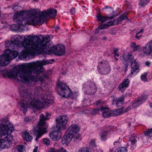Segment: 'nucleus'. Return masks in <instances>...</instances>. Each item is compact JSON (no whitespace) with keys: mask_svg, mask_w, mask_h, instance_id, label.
Instances as JSON below:
<instances>
[{"mask_svg":"<svg viewBox=\"0 0 152 152\" xmlns=\"http://www.w3.org/2000/svg\"><path fill=\"white\" fill-rule=\"evenodd\" d=\"M28 43L24 46L25 50L20 53L21 57L26 58L27 57L34 56L39 54H50L52 53L59 56L65 53V47L63 45L59 44L57 46H53L50 48L47 44L50 41V37L47 36L42 38L36 36L29 35L27 37Z\"/></svg>","mask_w":152,"mask_h":152,"instance_id":"f257e3e1","label":"nucleus"},{"mask_svg":"<svg viewBox=\"0 0 152 152\" xmlns=\"http://www.w3.org/2000/svg\"><path fill=\"white\" fill-rule=\"evenodd\" d=\"M57 11L53 8L48 9L39 12L35 10L27 11H20L15 13L13 16L14 22L17 23L20 26H24L27 24L36 25H41L45 21L48 17L55 18Z\"/></svg>","mask_w":152,"mask_h":152,"instance_id":"f03ea898","label":"nucleus"},{"mask_svg":"<svg viewBox=\"0 0 152 152\" xmlns=\"http://www.w3.org/2000/svg\"><path fill=\"white\" fill-rule=\"evenodd\" d=\"M20 93L21 96L26 98L25 99L21 100L20 103V107L23 109V111L25 113L28 106L31 105L32 108L40 109L42 107H47L51 103V100L48 99H45L43 102L36 100H33L30 102L32 99L31 94L28 92L27 89L24 86L19 88Z\"/></svg>","mask_w":152,"mask_h":152,"instance_id":"7ed1b4c3","label":"nucleus"},{"mask_svg":"<svg viewBox=\"0 0 152 152\" xmlns=\"http://www.w3.org/2000/svg\"><path fill=\"white\" fill-rule=\"evenodd\" d=\"M33 68L31 63L23 65L21 70L17 72L13 69H9L5 74L9 78H16L23 83H30L32 81H36V79L32 76Z\"/></svg>","mask_w":152,"mask_h":152,"instance_id":"20e7f679","label":"nucleus"},{"mask_svg":"<svg viewBox=\"0 0 152 152\" xmlns=\"http://www.w3.org/2000/svg\"><path fill=\"white\" fill-rule=\"evenodd\" d=\"M12 126L7 119H4L0 121V150L2 145V141H4L3 138L9 141L12 140L13 137L11 133L14 130Z\"/></svg>","mask_w":152,"mask_h":152,"instance_id":"39448f33","label":"nucleus"},{"mask_svg":"<svg viewBox=\"0 0 152 152\" xmlns=\"http://www.w3.org/2000/svg\"><path fill=\"white\" fill-rule=\"evenodd\" d=\"M49 114H47L46 117L43 114L39 116V121L37 124V126L33 129V133L34 135H37L35 140L37 141L43 134L46 132V128L45 121L48 119Z\"/></svg>","mask_w":152,"mask_h":152,"instance_id":"423d86ee","label":"nucleus"},{"mask_svg":"<svg viewBox=\"0 0 152 152\" xmlns=\"http://www.w3.org/2000/svg\"><path fill=\"white\" fill-rule=\"evenodd\" d=\"M18 54L17 51L10 49L6 50L4 54L0 55V66H4L8 65L12 60L17 57Z\"/></svg>","mask_w":152,"mask_h":152,"instance_id":"0eeeda50","label":"nucleus"},{"mask_svg":"<svg viewBox=\"0 0 152 152\" xmlns=\"http://www.w3.org/2000/svg\"><path fill=\"white\" fill-rule=\"evenodd\" d=\"M54 61V60L52 59L49 60H43L41 61H37L36 62L31 63L33 70V73L38 75L44 70L43 65L48 64H52Z\"/></svg>","mask_w":152,"mask_h":152,"instance_id":"6e6552de","label":"nucleus"},{"mask_svg":"<svg viewBox=\"0 0 152 152\" xmlns=\"http://www.w3.org/2000/svg\"><path fill=\"white\" fill-rule=\"evenodd\" d=\"M58 85V92L60 95L65 98L70 97L71 99L73 98L72 92L66 84L63 82H59Z\"/></svg>","mask_w":152,"mask_h":152,"instance_id":"1a4fd4ad","label":"nucleus"},{"mask_svg":"<svg viewBox=\"0 0 152 152\" xmlns=\"http://www.w3.org/2000/svg\"><path fill=\"white\" fill-rule=\"evenodd\" d=\"M68 118L66 116L63 115L59 116L56 119V127L57 130L62 131L66 128Z\"/></svg>","mask_w":152,"mask_h":152,"instance_id":"9d476101","label":"nucleus"},{"mask_svg":"<svg viewBox=\"0 0 152 152\" xmlns=\"http://www.w3.org/2000/svg\"><path fill=\"white\" fill-rule=\"evenodd\" d=\"M83 90L85 93L88 95H93L96 91V87L92 81H88L84 85Z\"/></svg>","mask_w":152,"mask_h":152,"instance_id":"9b49d317","label":"nucleus"},{"mask_svg":"<svg viewBox=\"0 0 152 152\" xmlns=\"http://www.w3.org/2000/svg\"><path fill=\"white\" fill-rule=\"evenodd\" d=\"M97 68L99 72L102 75L107 74L110 71V65L106 61L101 62Z\"/></svg>","mask_w":152,"mask_h":152,"instance_id":"f8f14e48","label":"nucleus"},{"mask_svg":"<svg viewBox=\"0 0 152 152\" xmlns=\"http://www.w3.org/2000/svg\"><path fill=\"white\" fill-rule=\"evenodd\" d=\"M80 130V127L77 124H72L71 125L67 130L66 132L69 133V135H72L73 137L76 135L77 132Z\"/></svg>","mask_w":152,"mask_h":152,"instance_id":"ddd939ff","label":"nucleus"},{"mask_svg":"<svg viewBox=\"0 0 152 152\" xmlns=\"http://www.w3.org/2000/svg\"><path fill=\"white\" fill-rule=\"evenodd\" d=\"M114 14V12H113L112 14L113 15L112 16L107 17L105 16H102L101 15L98 13L96 15V17L97 18V20L99 21H100L101 23H102L108 19H112L118 16V15H115Z\"/></svg>","mask_w":152,"mask_h":152,"instance_id":"4468645a","label":"nucleus"},{"mask_svg":"<svg viewBox=\"0 0 152 152\" xmlns=\"http://www.w3.org/2000/svg\"><path fill=\"white\" fill-rule=\"evenodd\" d=\"M61 131L57 129V131H54L51 132L50 136L51 139L54 141H57L61 137L62 135Z\"/></svg>","mask_w":152,"mask_h":152,"instance_id":"2eb2a0df","label":"nucleus"},{"mask_svg":"<svg viewBox=\"0 0 152 152\" xmlns=\"http://www.w3.org/2000/svg\"><path fill=\"white\" fill-rule=\"evenodd\" d=\"M14 42L17 44V47H19L20 44L24 46V43L25 42V37H20L19 35H15L13 37Z\"/></svg>","mask_w":152,"mask_h":152,"instance_id":"dca6fc26","label":"nucleus"},{"mask_svg":"<svg viewBox=\"0 0 152 152\" xmlns=\"http://www.w3.org/2000/svg\"><path fill=\"white\" fill-rule=\"evenodd\" d=\"M142 50L146 55H149L152 52V40L150 41L143 48Z\"/></svg>","mask_w":152,"mask_h":152,"instance_id":"f3484780","label":"nucleus"},{"mask_svg":"<svg viewBox=\"0 0 152 152\" xmlns=\"http://www.w3.org/2000/svg\"><path fill=\"white\" fill-rule=\"evenodd\" d=\"M73 137L72 135H69V133L66 132L65 135L62 139L61 143L63 145H67L71 141Z\"/></svg>","mask_w":152,"mask_h":152,"instance_id":"a211bd4d","label":"nucleus"},{"mask_svg":"<svg viewBox=\"0 0 152 152\" xmlns=\"http://www.w3.org/2000/svg\"><path fill=\"white\" fill-rule=\"evenodd\" d=\"M129 80L128 79H125L123 82L120 84L118 87V89L121 92H124L129 86Z\"/></svg>","mask_w":152,"mask_h":152,"instance_id":"6ab92c4d","label":"nucleus"},{"mask_svg":"<svg viewBox=\"0 0 152 152\" xmlns=\"http://www.w3.org/2000/svg\"><path fill=\"white\" fill-rule=\"evenodd\" d=\"M100 110L101 111L102 116L104 118H110L111 111H110V109L108 107L102 106L100 107Z\"/></svg>","mask_w":152,"mask_h":152,"instance_id":"aec40b11","label":"nucleus"},{"mask_svg":"<svg viewBox=\"0 0 152 152\" xmlns=\"http://www.w3.org/2000/svg\"><path fill=\"white\" fill-rule=\"evenodd\" d=\"M17 45L13 41H7L5 44L6 47L12 49H14L15 46L17 47Z\"/></svg>","mask_w":152,"mask_h":152,"instance_id":"412c9836","label":"nucleus"},{"mask_svg":"<svg viewBox=\"0 0 152 152\" xmlns=\"http://www.w3.org/2000/svg\"><path fill=\"white\" fill-rule=\"evenodd\" d=\"M137 136L135 135H132L131 137L129 138L127 145L128 146L129 145H135V144H136L137 142Z\"/></svg>","mask_w":152,"mask_h":152,"instance_id":"4be33fe9","label":"nucleus"},{"mask_svg":"<svg viewBox=\"0 0 152 152\" xmlns=\"http://www.w3.org/2000/svg\"><path fill=\"white\" fill-rule=\"evenodd\" d=\"M122 108H119L116 110H114V111L111 112V113L110 114V117L111 116H115L121 114H122L124 112L123 111Z\"/></svg>","mask_w":152,"mask_h":152,"instance_id":"5701e85b","label":"nucleus"},{"mask_svg":"<svg viewBox=\"0 0 152 152\" xmlns=\"http://www.w3.org/2000/svg\"><path fill=\"white\" fill-rule=\"evenodd\" d=\"M132 54H128V55H126L123 56V59L126 62L125 64V68L126 69H127L129 63L127 62L128 60H129L131 62L133 60L132 58Z\"/></svg>","mask_w":152,"mask_h":152,"instance_id":"b1692460","label":"nucleus"},{"mask_svg":"<svg viewBox=\"0 0 152 152\" xmlns=\"http://www.w3.org/2000/svg\"><path fill=\"white\" fill-rule=\"evenodd\" d=\"M22 136L24 140L28 142H31L33 139L32 137L27 132H24Z\"/></svg>","mask_w":152,"mask_h":152,"instance_id":"393cba45","label":"nucleus"},{"mask_svg":"<svg viewBox=\"0 0 152 152\" xmlns=\"http://www.w3.org/2000/svg\"><path fill=\"white\" fill-rule=\"evenodd\" d=\"M109 126L107 129L106 130L103 131L101 132L100 134L101 139L102 140H105L106 139L107 135L108 132L110 131L111 130H109L108 128H110Z\"/></svg>","mask_w":152,"mask_h":152,"instance_id":"a878e982","label":"nucleus"},{"mask_svg":"<svg viewBox=\"0 0 152 152\" xmlns=\"http://www.w3.org/2000/svg\"><path fill=\"white\" fill-rule=\"evenodd\" d=\"M4 141L3 142V141H2V145H3L4 146H1V149L2 148L3 149L4 148H9V147L10 146V145L9 144H8V143L9 142H11V140H7L6 138L5 139L4 138H3Z\"/></svg>","mask_w":152,"mask_h":152,"instance_id":"bb28decb","label":"nucleus"},{"mask_svg":"<svg viewBox=\"0 0 152 152\" xmlns=\"http://www.w3.org/2000/svg\"><path fill=\"white\" fill-rule=\"evenodd\" d=\"M124 98L121 97L118 99L116 103L117 107H121L124 104Z\"/></svg>","mask_w":152,"mask_h":152,"instance_id":"cd10ccee","label":"nucleus"},{"mask_svg":"<svg viewBox=\"0 0 152 152\" xmlns=\"http://www.w3.org/2000/svg\"><path fill=\"white\" fill-rule=\"evenodd\" d=\"M149 0H140L139 5L143 7L146 4L149 2Z\"/></svg>","mask_w":152,"mask_h":152,"instance_id":"c85d7f7f","label":"nucleus"},{"mask_svg":"<svg viewBox=\"0 0 152 152\" xmlns=\"http://www.w3.org/2000/svg\"><path fill=\"white\" fill-rule=\"evenodd\" d=\"M147 96H143L141 98L138 99L137 100L139 102V103L138 104V105H140L142 102H144L147 99Z\"/></svg>","mask_w":152,"mask_h":152,"instance_id":"c756f323","label":"nucleus"},{"mask_svg":"<svg viewBox=\"0 0 152 152\" xmlns=\"http://www.w3.org/2000/svg\"><path fill=\"white\" fill-rule=\"evenodd\" d=\"M145 134L149 137H152V129H148L144 133Z\"/></svg>","mask_w":152,"mask_h":152,"instance_id":"7c9ffc66","label":"nucleus"},{"mask_svg":"<svg viewBox=\"0 0 152 152\" xmlns=\"http://www.w3.org/2000/svg\"><path fill=\"white\" fill-rule=\"evenodd\" d=\"M100 109L98 108H96L93 109L91 112V114L92 115H94L98 113L100 111Z\"/></svg>","mask_w":152,"mask_h":152,"instance_id":"2f4dec72","label":"nucleus"},{"mask_svg":"<svg viewBox=\"0 0 152 152\" xmlns=\"http://www.w3.org/2000/svg\"><path fill=\"white\" fill-rule=\"evenodd\" d=\"M147 75V73L146 72L144 73L143 74L141 75V78L142 80L146 82L147 81L148 79L146 76Z\"/></svg>","mask_w":152,"mask_h":152,"instance_id":"473e14b6","label":"nucleus"},{"mask_svg":"<svg viewBox=\"0 0 152 152\" xmlns=\"http://www.w3.org/2000/svg\"><path fill=\"white\" fill-rule=\"evenodd\" d=\"M132 67V71L131 72V74H133L134 73V72H137L138 71V66H134V67Z\"/></svg>","mask_w":152,"mask_h":152,"instance_id":"72a5a7b5","label":"nucleus"},{"mask_svg":"<svg viewBox=\"0 0 152 152\" xmlns=\"http://www.w3.org/2000/svg\"><path fill=\"white\" fill-rule=\"evenodd\" d=\"M89 149L87 147H83L79 150L78 152H89Z\"/></svg>","mask_w":152,"mask_h":152,"instance_id":"f704fd0d","label":"nucleus"},{"mask_svg":"<svg viewBox=\"0 0 152 152\" xmlns=\"http://www.w3.org/2000/svg\"><path fill=\"white\" fill-rule=\"evenodd\" d=\"M118 152H127V148L125 147L119 148L118 149Z\"/></svg>","mask_w":152,"mask_h":152,"instance_id":"c9c22d12","label":"nucleus"},{"mask_svg":"<svg viewBox=\"0 0 152 152\" xmlns=\"http://www.w3.org/2000/svg\"><path fill=\"white\" fill-rule=\"evenodd\" d=\"M115 142H114L113 144L114 145H115V143H120L121 142V140H120V138L119 136L115 137L114 138Z\"/></svg>","mask_w":152,"mask_h":152,"instance_id":"e433bc0d","label":"nucleus"},{"mask_svg":"<svg viewBox=\"0 0 152 152\" xmlns=\"http://www.w3.org/2000/svg\"><path fill=\"white\" fill-rule=\"evenodd\" d=\"M103 103V102L101 100H98L96 102L95 104L97 106H101L102 107Z\"/></svg>","mask_w":152,"mask_h":152,"instance_id":"4c0bfd02","label":"nucleus"},{"mask_svg":"<svg viewBox=\"0 0 152 152\" xmlns=\"http://www.w3.org/2000/svg\"><path fill=\"white\" fill-rule=\"evenodd\" d=\"M127 13H124L122 15H121L120 16V17L121 18L122 20H123L125 19L127 20H128V18L127 17Z\"/></svg>","mask_w":152,"mask_h":152,"instance_id":"58836bf2","label":"nucleus"},{"mask_svg":"<svg viewBox=\"0 0 152 152\" xmlns=\"http://www.w3.org/2000/svg\"><path fill=\"white\" fill-rule=\"evenodd\" d=\"M43 143L47 145H48L50 144L49 140L47 138H45L43 140Z\"/></svg>","mask_w":152,"mask_h":152,"instance_id":"ea45409f","label":"nucleus"},{"mask_svg":"<svg viewBox=\"0 0 152 152\" xmlns=\"http://www.w3.org/2000/svg\"><path fill=\"white\" fill-rule=\"evenodd\" d=\"M24 148L23 145H19L18 147V150L20 152H22L23 151Z\"/></svg>","mask_w":152,"mask_h":152,"instance_id":"a19ab883","label":"nucleus"},{"mask_svg":"<svg viewBox=\"0 0 152 152\" xmlns=\"http://www.w3.org/2000/svg\"><path fill=\"white\" fill-rule=\"evenodd\" d=\"M104 28V25L102 26V25H100L99 27H97L96 29V31L95 32V33H98L99 32V31H97L98 29H102Z\"/></svg>","mask_w":152,"mask_h":152,"instance_id":"79ce46f5","label":"nucleus"},{"mask_svg":"<svg viewBox=\"0 0 152 152\" xmlns=\"http://www.w3.org/2000/svg\"><path fill=\"white\" fill-rule=\"evenodd\" d=\"M139 103V102L137 100L133 104L134 107L136 108L137 106H138L139 105H138V104Z\"/></svg>","mask_w":152,"mask_h":152,"instance_id":"37998d69","label":"nucleus"},{"mask_svg":"<svg viewBox=\"0 0 152 152\" xmlns=\"http://www.w3.org/2000/svg\"><path fill=\"white\" fill-rule=\"evenodd\" d=\"M24 121L28 123L31 122L32 121V120L30 118L27 117L25 118Z\"/></svg>","mask_w":152,"mask_h":152,"instance_id":"c03bdc74","label":"nucleus"},{"mask_svg":"<svg viewBox=\"0 0 152 152\" xmlns=\"http://www.w3.org/2000/svg\"><path fill=\"white\" fill-rule=\"evenodd\" d=\"M75 139H76V140H80L81 139V135L80 134H78L77 135H76L74 136Z\"/></svg>","mask_w":152,"mask_h":152,"instance_id":"a18cd8bd","label":"nucleus"},{"mask_svg":"<svg viewBox=\"0 0 152 152\" xmlns=\"http://www.w3.org/2000/svg\"><path fill=\"white\" fill-rule=\"evenodd\" d=\"M90 145L92 147L95 148L96 145L95 144V141L94 140L91 141L90 143Z\"/></svg>","mask_w":152,"mask_h":152,"instance_id":"49530a36","label":"nucleus"},{"mask_svg":"<svg viewBox=\"0 0 152 152\" xmlns=\"http://www.w3.org/2000/svg\"><path fill=\"white\" fill-rule=\"evenodd\" d=\"M137 63L136 62L135 60L132 62L131 67L138 66H137Z\"/></svg>","mask_w":152,"mask_h":152,"instance_id":"de8ad7c7","label":"nucleus"},{"mask_svg":"<svg viewBox=\"0 0 152 152\" xmlns=\"http://www.w3.org/2000/svg\"><path fill=\"white\" fill-rule=\"evenodd\" d=\"M58 152H67V151L65 149L61 148L58 150Z\"/></svg>","mask_w":152,"mask_h":152,"instance_id":"09e8293b","label":"nucleus"},{"mask_svg":"<svg viewBox=\"0 0 152 152\" xmlns=\"http://www.w3.org/2000/svg\"><path fill=\"white\" fill-rule=\"evenodd\" d=\"M48 152H58V150L53 148H51L49 150Z\"/></svg>","mask_w":152,"mask_h":152,"instance_id":"8fccbe9b","label":"nucleus"},{"mask_svg":"<svg viewBox=\"0 0 152 152\" xmlns=\"http://www.w3.org/2000/svg\"><path fill=\"white\" fill-rule=\"evenodd\" d=\"M103 25L104 28H108L109 27V26L108 23L107 22H106L104 23Z\"/></svg>","mask_w":152,"mask_h":152,"instance_id":"3c124183","label":"nucleus"},{"mask_svg":"<svg viewBox=\"0 0 152 152\" xmlns=\"http://www.w3.org/2000/svg\"><path fill=\"white\" fill-rule=\"evenodd\" d=\"M113 21H110L108 22H107L108 23L109 26H113L114 25V24H113Z\"/></svg>","mask_w":152,"mask_h":152,"instance_id":"603ef678","label":"nucleus"},{"mask_svg":"<svg viewBox=\"0 0 152 152\" xmlns=\"http://www.w3.org/2000/svg\"><path fill=\"white\" fill-rule=\"evenodd\" d=\"M116 20L118 22H119L123 21L121 19L120 17H119L116 18Z\"/></svg>","mask_w":152,"mask_h":152,"instance_id":"864d4df0","label":"nucleus"},{"mask_svg":"<svg viewBox=\"0 0 152 152\" xmlns=\"http://www.w3.org/2000/svg\"><path fill=\"white\" fill-rule=\"evenodd\" d=\"M139 49L140 47L138 45H136V46L134 48V50H139Z\"/></svg>","mask_w":152,"mask_h":152,"instance_id":"5fc2aeb1","label":"nucleus"},{"mask_svg":"<svg viewBox=\"0 0 152 152\" xmlns=\"http://www.w3.org/2000/svg\"><path fill=\"white\" fill-rule=\"evenodd\" d=\"M139 34H138V33H137L135 36V37L137 39H139L140 37L141 36L140 35H139Z\"/></svg>","mask_w":152,"mask_h":152,"instance_id":"6e6d98bb","label":"nucleus"},{"mask_svg":"<svg viewBox=\"0 0 152 152\" xmlns=\"http://www.w3.org/2000/svg\"><path fill=\"white\" fill-rule=\"evenodd\" d=\"M150 64V63L149 61H147L145 63V65L147 66H149Z\"/></svg>","mask_w":152,"mask_h":152,"instance_id":"4d7b16f0","label":"nucleus"},{"mask_svg":"<svg viewBox=\"0 0 152 152\" xmlns=\"http://www.w3.org/2000/svg\"><path fill=\"white\" fill-rule=\"evenodd\" d=\"M70 12L72 13V14H73L75 13V10L74 8H72L70 10Z\"/></svg>","mask_w":152,"mask_h":152,"instance_id":"13d9d810","label":"nucleus"},{"mask_svg":"<svg viewBox=\"0 0 152 152\" xmlns=\"http://www.w3.org/2000/svg\"><path fill=\"white\" fill-rule=\"evenodd\" d=\"M136 44L134 43H133L132 44H131V46L133 48H134L135 46H136Z\"/></svg>","mask_w":152,"mask_h":152,"instance_id":"bf43d9fd","label":"nucleus"},{"mask_svg":"<svg viewBox=\"0 0 152 152\" xmlns=\"http://www.w3.org/2000/svg\"><path fill=\"white\" fill-rule=\"evenodd\" d=\"M118 51V49L116 48H114L113 50V52L115 55L116 54V52Z\"/></svg>","mask_w":152,"mask_h":152,"instance_id":"052dcab7","label":"nucleus"},{"mask_svg":"<svg viewBox=\"0 0 152 152\" xmlns=\"http://www.w3.org/2000/svg\"><path fill=\"white\" fill-rule=\"evenodd\" d=\"M38 150V147H36L34 148L33 150V152H37V151Z\"/></svg>","mask_w":152,"mask_h":152,"instance_id":"680f3d73","label":"nucleus"},{"mask_svg":"<svg viewBox=\"0 0 152 152\" xmlns=\"http://www.w3.org/2000/svg\"><path fill=\"white\" fill-rule=\"evenodd\" d=\"M110 152H112L113 151V152H118V149L115 150H114V149H113L112 150H110Z\"/></svg>","mask_w":152,"mask_h":152,"instance_id":"e2e57ef3","label":"nucleus"},{"mask_svg":"<svg viewBox=\"0 0 152 152\" xmlns=\"http://www.w3.org/2000/svg\"><path fill=\"white\" fill-rule=\"evenodd\" d=\"M130 109V108L129 107H128L126 110L125 111H124V112H127L128 110H129Z\"/></svg>","mask_w":152,"mask_h":152,"instance_id":"0e129e2a","label":"nucleus"},{"mask_svg":"<svg viewBox=\"0 0 152 152\" xmlns=\"http://www.w3.org/2000/svg\"><path fill=\"white\" fill-rule=\"evenodd\" d=\"M43 77L46 78H47L48 76L46 74H44L43 75Z\"/></svg>","mask_w":152,"mask_h":152,"instance_id":"69168bd1","label":"nucleus"},{"mask_svg":"<svg viewBox=\"0 0 152 152\" xmlns=\"http://www.w3.org/2000/svg\"><path fill=\"white\" fill-rule=\"evenodd\" d=\"M143 31V29H141V30L140 31H139L137 33H138V34H139L141 32H142Z\"/></svg>","mask_w":152,"mask_h":152,"instance_id":"338daca9","label":"nucleus"},{"mask_svg":"<svg viewBox=\"0 0 152 152\" xmlns=\"http://www.w3.org/2000/svg\"><path fill=\"white\" fill-rule=\"evenodd\" d=\"M107 38V37H104L102 38V40H105Z\"/></svg>","mask_w":152,"mask_h":152,"instance_id":"774afa93","label":"nucleus"}]
</instances>
